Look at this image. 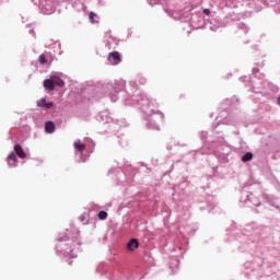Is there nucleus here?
Listing matches in <instances>:
<instances>
[{"label":"nucleus","mask_w":280,"mask_h":280,"mask_svg":"<svg viewBox=\"0 0 280 280\" xmlns=\"http://www.w3.org/2000/svg\"><path fill=\"white\" fill-rule=\"evenodd\" d=\"M107 59L110 65H119V62H121V55L119 54V51H113L108 54Z\"/></svg>","instance_id":"nucleus-1"},{"label":"nucleus","mask_w":280,"mask_h":280,"mask_svg":"<svg viewBox=\"0 0 280 280\" xmlns=\"http://www.w3.org/2000/svg\"><path fill=\"white\" fill-rule=\"evenodd\" d=\"M37 106L39 108L49 109V108H54V103H51V102L47 103V100L40 98V100L37 101Z\"/></svg>","instance_id":"nucleus-2"},{"label":"nucleus","mask_w":280,"mask_h":280,"mask_svg":"<svg viewBox=\"0 0 280 280\" xmlns=\"http://www.w3.org/2000/svg\"><path fill=\"white\" fill-rule=\"evenodd\" d=\"M14 152H15V154H18L19 159H25L27 156V154L25 153V151L23 150V147H21V144L14 145Z\"/></svg>","instance_id":"nucleus-3"},{"label":"nucleus","mask_w":280,"mask_h":280,"mask_svg":"<svg viewBox=\"0 0 280 280\" xmlns=\"http://www.w3.org/2000/svg\"><path fill=\"white\" fill-rule=\"evenodd\" d=\"M9 167H16L18 159L15 153H10V155L7 158Z\"/></svg>","instance_id":"nucleus-4"},{"label":"nucleus","mask_w":280,"mask_h":280,"mask_svg":"<svg viewBox=\"0 0 280 280\" xmlns=\"http://www.w3.org/2000/svg\"><path fill=\"white\" fill-rule=\"evenodd\" d=\"M45 131L48 132V135H54V132H56V125L54 121H47L45 124Z\"/></svg>","instance_id":"nucleus-5"},{"label":"nucleus","mask_w":280,"mask_h":280,"mask_svg":"<svg viewBox=\"0 0 280 280\" xmlns=\"http://www.w3.org/2000/svg\"><path fill=\"white\" fill-rule=\"evenodd\" d=\"M139 246V241L137 238H131L127 244V250H135Z\"/></svg>","instance_id":"nucleus-6"},{"label":"nucleus","mask_w":280,"mask_h":280,"mask_svg":"<svg viewBox=\"0 0 280 280\" xmlns=\"http://www.w3.org/2000/svg\"><path fill=\"white\" fill-rule=\"evenodd\" d=\"M44 89H46V91H54V89H56V85H54L52 79H46L44 81Z\"/></svg>","instance_id":"nucleus-7"},{"label":"nucleus","mask_w":280,"mask_h":280,"mask_svg":"<svg viewBox=\"0 0 280 280\" xmlns=\"http://www.w3.org/2000/svg\"><path fill=\"white\" fill-rule=\"evenodd\" d=\"M74 149L78 150V152H84V150H86V144L82 143L80 140H77L74 142Z\"/></svg>","instance_id":"nucleus-8"},{"label":"nucleus","mask_w":280,"mask_h":280,"mask_svg":"<svg viewBox=\"0 0 280 280\" xmlns=\"http://www.w3.org/2000/svg\"><path fill=\"white\" fill-rule=\"evenodd\" d=\"M52 84L55 86H65V81L60 79L59 77H52Z\"/></svg>","instance_id":"nucleus-9"},{"label":"nucleus","mask_w":280,"mask_h":280,"mask_svg":"<svg viewBox=\"0 0 280 280\" xmlns=\"http://www.w3.org/2000/svg\"><path fill=\"white\" fill-rule=\"evenodd\" d=\"M243 163H248V161H253V154L250 152H247L242 158Z\"/></svg>","instance_id":"nucleus-10"},{"label":"nucleus","mask_w":280,"mask_h":280,"mask_svg":"<svg viewBox=\"0 0 280 280\" xmlns=\"http://www.w3.org/2000/svg\"><path fill=\"white\" fill-rule=\"evenodd\" d=\"M89 19L91 21V23H97V14H95V12H90L89 14Z\"/></svg>","instance_id":"nucleus-11"},{"label":"nucleus","mask_w":280,"mask_h":280,"mask_svg":"<svg viewBox=\"0 0 280 280\" xmlns=\"http://www.w3.org/2000/svg\"><path fill=\"white\" fill-rule=\"evenodd\" d=\"M108 218V213L106 211H100L98 212V219L100 220H106Z\"/></svg>","instance_id":"nucleus-12"},{"label":"nucleus","mask_w":280,"mask_h":280,"mask_svg":"<svg viewBox=\"0 0 280 280\" xmlns=\"http://www.w3.org/2000/svg\"><path fill=\"white\" fill-rule=\"evenodd\" d=\"M39 65H47V58L45 57V55L39 56Z\"/></svg>","instance_id":"nucleus-13"},{"label":"nucleus","mask_w":280,"mask_h":280,"mask_svg":"<svg viewBox=\"0 0 280 280\" xmlns=\"http://www.w3.org/2000/svg\"><path fill=\"white\" fill-rule=\"evenodd\" d=\"M203 14H206V16H209V14H211V10H209V9H203Z\"/></svg>","instance_id":"nucleus-14"}]
</instances>
